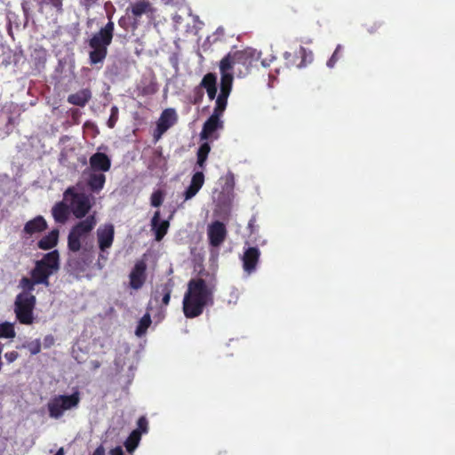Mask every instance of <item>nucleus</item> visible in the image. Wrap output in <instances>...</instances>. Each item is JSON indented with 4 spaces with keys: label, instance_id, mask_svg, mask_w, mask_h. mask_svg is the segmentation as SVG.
<instances>
[{
    "label": "nucleus",
    "instance_id": "nucleus-38",
    "mask_svg": "<svg viewBox=\"0 0 455 455\" xmlns=\"http://www.w3.org/2000/svg\"><path fill=\"white\" fill-rule=\"evenodd\" d=\"M118 25L125 30H128L129 28L132 30V19L130 13L125 16H122L118 20Z\"/></svg>",
    "mask_w": 455,
    "mask_h": 455
},
{
    "label": "nucleus",
    "instance_id": "nucleus-41",
    "mask_svg": "<svg viewBox=\"0 0 455 455\" xmlns=\"http://www.w3.org/2000/svg\"><path fill=\"white\" fill-rule=\"evenodd\" d=\"M31 355H37L41 351V343L39 339L29 342L27 346Z\"/></svg>",
    "mask_w": 455,
    "mask_h": 455
},
{
    "label": "nucleus",
    "instance_id": "nucleus-16",
    "mask_svg": "<svg viewBox=\"0 0 455 455\" xmlns=\"http://www.w3.org/2000/svg\"><path fill=\"white\" fill-rule=\"evenodd\" d=\"M147 264L144 260L136 261L133 268L132 269L129 279L130 286L134 290L140 289L147 279Z\"/></svg>",
    "mask_w": 455,
    "mask_h": 455
},
{
    "label": "nucleus",
    "instance_id": "nucleus-18",
    "mask_svg": "<svg viewBox=\"0 0 455 455\" xmlns=\"http://www.w3.org/2000/svg\"><path fill=\"white\" fill-rule=\"evenodd\" d=\"M260 251L257 247H248L242 256L243 268L251 275L255 272L259 261Z\"/></svg>",
    "mask_w": 455,
    "mask_h": 455
},
{
    "label": "nucleus",
    "instance_id": "nucleus-6",
    "mask_svg": "<svg viewBox=\"0 0 455 455\" xmlns=\"http://www.w3.org/2000/svg\"><path fill=\"white\" fill-rule=\"evenodd\" d=\"M36 305V296L16 295L13 303L16 320L24 325L33 324L36 319L34 314Z\"/></svg>",
    "mask_w": 455,
    "mask_h": 455
},
{
    "label": "nucleus",
    "instance_id": "nucleus-26",
    "mask_svg": "<svg viewBox=\"0 0 455 455\" xmlns=\"http://www.w3.org/2000/svg\"><path fill=\"white\" fill-rule=\"evenodd\" d=\"M52 213L56 222L64 223L68 217V206L63 202L58 203L52 207Z\"/></svg>",
    "mask_w": 455,
    "mask_h": 455
},
{
    "label": "nucleus",
    "instance_id": "nucleus-24",
    "mask_svg": "<svg viewBox=\"0 0 455 455\" xmlns=\"http://www.w3.org/2000/svg\"><path fill=\"white\" fill-rule=\"evenodd\" d=\"M232 54L235 64L242 65L245 68L251 66L253 54L250 50L236 51Z\"/></svg>",
    "mask_w": 455,
    "mask_h": 455
},
{
    "label": "nucleus",
    "instance_id": "nucleus-37",
    "mask_svg": "<svg viewBox=\"0 0 455 455\" xmlns=\"http://www.w3.org/2000/svg\"><path fill=\"white\" fill-rule=\"evenodd\" d=\"M174 285L173 279L169 278L164 283L159 286V291H156V292H161L162 295L172 294Z\"/></svg>",
    "mask_w": 455,
    "mask_h": 455
},
{
    "label": "nucleus",
    "instance_id": "nucleus-29",
    "mask_svg": "<svg viewBox=\"0 0 455 455\" xmlns=\"http://www.w3.org/2000/svg\"><path fill=\"white\" fill-rule=\"evenodd\" d=\"M229 95L220 93L216 99V105L212 115H217L221 117L228 104V98Z\"/></svg>",
    "mask_w": 455,
    "mask_h": 455
},
{
    "label": "nucleus",
    "instance_id": "nucleus-46",
    "mask_svg": "<svg viewBox=\"0 0 455 455\" xmlns=\"http://www.w3.org/2000/svg\"><path fill=\"white\" fill-rule=\"evenodd\" d=\"M116 113H117V108L116 107H113L112 108L111 116H110V118L108 121V125L109 128H113L115 126V123L116 121V117H115V114H116Z\"/></svg>",
    "mask_w": 455,
    "mask_h": 455
},
{
    "label": "nucleus",
    "instance_id": "nucleus-1",
    "mask_svg": "<svg viewBox=\"0 0 455 455\" xmlns=\"http://www.w3.org/2000/svg\"><path fill=\"white\" fill-rule=\"evenodd\" d=\"M212 304L213 287L203 278L190 279L182 301L184 315L190 319L198 317L207 306Z\"/></svg>",
    "mask_w": 455,
    "mask_h": 455
},
{
    "label": "nucleus",
    "instance_id": "nucleus-43",
    "mask_svg": "<svg viewBox=\"0 0 455 455\" xmlns=\"http://www.w3.org/2000/svg\"><path fill=\"white\" fill-rule=\"evenodd\" d=\"M382 23L380 21H375L371 24H365L366 30L370 34H373L381 27Z\"/></svg>",
    "mask_w": 455,
    "mask_h": 455
},
{
    "label": "nucleus",
    "instance_id": "nucleus-52",
    "mask_svg": "<svg viewBox=\"0 0 455 455\" xmlns=\"http://www.w3.org/2000/svg\"><path fill=\"white\" fill-rule=\"evenodd\" d=\"M91 364V369L92 371H96L97 369H99L101 365L100 362H99L98 360H93V361H91L90 363Z\"/></svg>",
    "mask_w": 455,
    "mask_h": 455
},
{
    "label": "nucleus",
    "instance_id": "nucleus-51",
    "mask_svg": "<svg viewBox=\"0 0 455 455\" xmlns=\"http://www.w3.org/2000/svg\"><path fill=\"white\" fill-rule=\"evenodd\" d=\"M92 455H105V449L102 445L98 446Z\"/></svg>",
    "mask_w": 455,
    "mask_h": 455
},
{
    "label": "nucleus",
    "instance_id": "nucleus-39",
    "mask_svg": "<svg viewBox=\"0 0 455 455\" xmlns=\"http://www.w3.org/2000/svg\"><path fill=\"white\" fill-rule=\"evenodd\" d=\"M234 187H235V176L232 172H228L225 176V184H224L223 189L225 191L229 192L230 190H232L234 188Z\"/></svg>",
    "mask_w": 455,
    "mask_h": 455
},
{
    "label": "nucleus",
    "instance_id": "nucleus-22",
    "mask_svg": "<svg viewBox=\"0 0 455 455\" xmlns=\"http://www.w3.org/2000/svg\"><path fill=\"white\" fill-rule=\"evenodd\" d=\"M92 99V92L90 89H82L76 93H72L68 97V102L74 106L84 107Z\"/></svg>",
    "mask_w": 455,
    "mask_h": 455
},
{
    "label": "nucleus",
    "instance_id": "nucleus-7",
    "mask_svg": "<svg viewBox=\"0 0 455 455\" xmlns=\"http://www.w3.org/2000/svg\"><path fill=\"white\" fill-rule=\"evenodd\" d=\"M64 199L69 203L71 212L76 219L85 217L92 208L89 196L84 193L76 192L74 187L66 189Z\"/></svg>",
    "mask_w": 455,
    "mask_h": 455
},
{
    "label": "nucleus",
    "instance_id": "nucleus-21",
    "mask_svg": "<svg viewBox=\"0 0 455 455\" xmlns=\"http://www.w3.org/2000/svg\"><path fill=\"white\" fill-rule=\"evenodd\" d=\"M106 182V175L101 172L89 171L87 186L93 193H99L104 188Z\"/></svg>",
    "mask_w": 455,
    "mask_h": 455
},
{
    "label": "nucleus",
    "instance_id": "nucleus-8",
    "mask_svg": "<svg viewBox=\"0 0 455 455\" xmlns=\"http://www.w3.org/2000/svg\"><path fill=\"white\" fill-rule=\"evenodd\" d=\"M21 8L25 17L32 14L36 10L44 15L48 9H53L57 13L63 12V0H22Z\"/></svg>",
    "mask_w": 455,
    "mask_h": 455
},
{
    "label": "nucleus",
    "instance_id": "nucleus-28",
    "mask_svg": "<svg viewBox=\"0 0 455 455\" xmlns=\"http://www.w3.org/2000/svg\"><path fill=\"white\" fill-rule=\"evenodd\" d=\"M140 438L141 436L140 430H133L130 434V435L124 442V446L128 452H132L137 448L140 441Z\"/></svg>",
    "mask_w": 455,
    "mask_h": 455
},
{
    "label": "nucleus",
    "instance_id": "nucleus-11",
    "mask_svg": "<svg viewBox=\"0 0 455 455\" xmlns=\"http://www.w3.org/2000/svg\"><path fill=\"white\" fill-rule=\"evenodd\" d=\"M285 64L288 67H294L301 68L307 67L314 60V54L312 51L307 50L303 46H299L294 52H285L283 53Z\"/></svg>",
    "mask_w": 455,
    "mask_h": 455
},
{
    "label": "nucleus",
    "instance_id": "nucleus-49",
    "mask_svg": "<svg viewBox=\"0 0 455 455\" xmlns=\"http://www.w3.org/2000/svg\"><path fill=\"white\" fill-rule=\"evenodd\" d=\"M206 92H207L209 99L213 100V99H215L216 94H217V86H215L214 88H209V90H207Z\"/></svg>",
    "mask_w": 455,
    "mask_h": 455
},
{
    "label": "nucleus",
    "instance_id": "nucleus-47",
    "mask_svg": "<svg viewBox=\"0 0 455 455\" xmlns=\"http://www.w3.org/2000/svg\"><path fill=\"white\" fill-rule=\"evenodd\" d=\"M54 343V339L52 335L45 336L44 339V347H50Z\"/></svg>",
    "mask_w": 455,
    "mask_h": 455
},
{
    "label": "nucleus",
    "instance_id": "nucleus-10",
    "mask_svg": "<svg viewBox=\"0 0 455 455\" xmlns=\"http://www.w3.org/2000/svg\"><path fill=\"white\" fill-rule=\"evenodd\" d=\"M155 8L148 0H141L130 4L126 9V14L132 16V30H136L141 23V17L143 15L153 16Z\"/></svg>",
    "mask_w": 455,
    "mask_h": 455
},
{
    "label": "nucleus",
    "instance_id": "nucleus-14",
    "mask_svg": "<svg viewBox=\"0 0 455 455\" xmlns=\"http://www.w3.org/2000/svg\"><path fill=\"white\" fill-rule=\"evenodd\" d=\"M228 235V230L226 225L220 221H212L207 228V236L211 246L218 248L220 247Z\"/></svg>",
    "mask_w": 455,
    "mask_h": 455
},
{
    "label": "nucleus",
    "instance_id": "nucleus-5",
    "mask_svg": "<svg viewBox=\"0 0 455 455\" xmlns=\"http://www.w3.org/2000/svg\"><path fill=\"white\" fill-rule=\"evenodd\" d=\"M97 220L94 215H89L72 227L68 235V248L78 252L82 248V239L85 238L95 228Z\"/></svg>",
    "mask_w": 455,
    "mask_h": 455
},
{
    "label": "nucleus",
    "instance_id": "nucleus-20",
    "mask_svg": "<svg viewBox=\"0 0 455 455\" xmlns=\"http://www.w3.org/2000/svg\"><path fill=\"white\" fill-rule=\"evenodd\" d=\"M89 164L90 170L94 172H106L111 168L110 158L105 153L101 152H97L91 156Z\"/></svg>",
    "mask_w": 455,
    "mask_h": 455
},
{
    "label": "nucleus",
    "instance_id": "nucleus-40",
    "mask_svg": "<svg viewBox=\"0 0 455 455\" xmlns=\"http://www.w3.org/2000/svg\"><path fill=\"white\" fill-rule=\"evenodd\" d=\"M199 190H200L199 188H197L190 183L188 188L184 192L185 200H189V199L193 198L198 193Z\"/></svg>",
    "mask_w": 455,
    "mask_h": 455
},
{
    "label": "nucleus",
    "instance_id": "nucleus-12",
    "mask_svg": "<svg viewBox=\"0 0 455 455\" xmlns=\"http://www.w3.org/2000/svg\"><path fill=\"white\" fill-rule=\"evenodd\" d=\"M178 116L176 111L173 108L164 109L157 123L156 127L154 130L153 138L154 141L157 142L162 136L177 122Z\"/></svg>",
    "mask_w": 455,
    "mask_h": 455
},
{
    "label": "nucleus",
    "instance_id": "nucleus-53",
    "mask_svg": "<svg viewBox=\"0 0 455 455\" xmlns=\"http://www.w3.org/2000/svg\"><path fill=\"white\" fill-rule=\"evenodd\" d=\"M170 299H171V294H164V295H163L162 304L164 306H168L169 303H170Z\"/></svg>",
    "mask_w": 455,
    "mask_h": 455
},
{
    "label": "nucleus",
    "instance_id": "nucleus-35",
    "mask_svg": "<svg viewBox=\"0 0 455 455\" xmlns=\"http://www.w3.org/2000/svg\"><path fill=\"white\" fill-rule=\"evenodd\" d=\"M164 200V192L161 189L154 191L150 196V204L153 207H159Z\"/></svg>",
    "mask_w": 455,
    "mask_h": 455
},
{
    "label": "nucleus",
    "instance_id": "nucleus-2",
    "mask_svg": "<svg viewBox=\"0 0 455 455\" xmlns=\"http://www.w3.org/2000/svg\"><path fill=\"white\" fill-rule=\"evenodd\" d=\"M115 25L109 20L97 33H94L88 41L92 49L89 52V62L92 66H98L100 68L108 55V47L111 44L114 36Z\"/></svg>",
    "mask_w": 455,
    "mask_h": 455
},
{
    "label": "nucleus",
    "instance_id": "nucleus-34",
    "mask_svg": "<svg viewBox=\"0 0 455 455\" xmlns=\"http://www.w3.org/2000/svg\"><path fill=\"white\" fill-rule=\"evenodd\" d=\"M215 86H217V76L213 73L206 74L200 83V87L204 88L206 91Z\"/></svg>",
    "mask_w": 455,
    "mask_h": 455
},
{
    "label": "nucleus",
    "instance_id": "nucleus-54",
    "mask_svg": "<svg viewBox=\"0 0 455 455\" xmlns=\"http://www.w3.org/2000/svg\"><path fill=\"white\" fill-rule=\"evenodd\" d=\"M65 452H64V449L61 447L60 448L57 452L55 453V455H64Z\"/></svg>",
    "mask_w": 455,
    "mask_h": 455
},
{
    "label": "nucleus",
    "instance_id": "nucleus-48",
    "mask_svg": "<svg viewBox=\"0 0 455 455\" xmlns=\"http://www.w3.org/2000/svg\"><path fill=\"white\" fill-rule=\"evenodd\" d=\"M255 222H256L255 218H251L249 220L248 228L250 230L251 235H252L255 232V229H256Z\"/></svg>",
    "mask_w": 455,
    "mask_h": 455
},
{
    "label": "nucleus",
    "instance_id": "nucleus-27",
    "mask_svg": "<svg viewBox=\"0 0 455 455\" xmlns=\"http://www.w3.org/2000/svg\"><path fill=\"white\" fill-rule=\"evenodd\" d=\"M165 165V159L163 156L161 149H155L148 163V169L154 170L162 168Z\"/></svg>",
    "mask_w": 455,
    "mask_h": 455
},
{
    "label": "nucleus",
    "instance_id": "nucleus-9",
    "mask_svg": "<svg viewBox=\"0 0 455 455\" xmlns=\"http://www.w3.org/2000/svg\"><path fill=\"white\" fill-rule=\"evenodd\" d=\"M97 242L100 249L99 260H107L108 256V250L110 249L115 238V227L112 223H107L98 228Z\"/></svg>",
    "mask_w": 455,
    "mask_h": 455
},
{
    "label": "nucleus",
    "instance_id": "nucleus-42",
    "mask_svg": "<svg viewBox=\"0 0 455 455\" xmlns=\"http://www.w3.org/2000/svg\"><path fill=\"white\" fill-rule=\"evenodd\" d=\"M137 426H138V428L136 430H140V435L142 433L148 432V419L144 416L140 417L138 419Z\"/></svg>",
    "mask_w": 455,
    "mask_h": 455
},
{
    "label": "nucleus",
    "instance_id": "nucleus-33",
    "mask_svg": "<svg viewBox=\"0 0 455 455\" xmlns=\"http://www.w3.org/2000/svg\"><path fill=\"white\" fill-rule=\"evenodd\" d=\"M233 75L232 74H221L220 78V92L229 95L232 89L233 84Z\"/></svg>",
    "mask_w": 455,
    "mask_h": 455
},
{
    "label": "nucleus",
    "instance_id": "nucleus-13",
    "mask_svg": "<svg viewBox=\"0 0 455 455\" xmlns=\"http://www.w3.org/2000/svg\"><path fill=\"white\" fill-rule=\"evenodd\" d=\"M211 151V146L208 142H204L200 145L197 150V161L196 165L201 171L196 172L191 179L190 183L199 188L203 187L204 183V175L203 170L205 168L206 160Z\"/></svg>",
    "mask_w": 455,
    "mask_h": 455
},
{
    "label": "nucleus",
    "instance_id": "nucleus-50",
    "mask_svg": "<svg viewBox=\"0 0 455 455\" xmlns=\"http://www.w3.org/2000/svg\"><path fill=\"white\" fill-rule=\"evenodd\" d=\"M110 455H124L122 447L116 446L110 451Z\"/></svg>",
    "mask_w": 455,
    "mask_h": 455
},
{
    "label": "nucleus",
    "instance_id": "nucleus-4",
    "mask_svg": "<svg viewBox=\"0 0 455 455\" xmlns=\"http://www.w3.org/2000/svg\"><path fill=\"white\" fill-rule=\"evenodd\" d=\"M81 401V395L76 390L71 395H58L52 396L47 403L49 416L52 419H60L66 411L76 409Z\"/></svg>",
    "mask_w": 455,
    "mask_h": 455
},
{
    "label": "nucleus",
    "instance_id": "nucleus-30",
    "mask_svg": "<svg viewBox=\"0 0 455 455\" xmlns=\"http://www.w3.org/2000/svg\"><path fill=\"white\" fill-rule=\"evenodd\" d=\"M152 321L151 316L149 313H146L139 321V323L135 330V334L138 337L143 336L146 332L148 327L150 326Z\"/></svg>",
    "mask_w": 455,
    "mask_h": 455
},
{
    "label": "nucleus",
    "instance_id": "nucleus-19",
    "mask_svg": "<svg viewBox=\"0 0 455 455\" xmlns=\"http://www.w3.org/2000/svg\"><path fill=\"white\" fill-rule=\"evenodd\" d=\"M169 228V220H162L160 211H156L151 219V230L155 235L156 241H162L164 235L167 234Z\"/></svg>",
    "mask_w": 455,
    "mask_h": 455
},
{
    "label": "nucleus",
    "instance_id": "nucleus-31",
    "mask_svg": "<svg viewBox=\"0 0 455 455\" xmlns=\"http://www.w3.org/2000/svg\"><path fill=\"white\" fill-rule=\"evenodd\" d=\"M235 64L233 54L228 53L220 62V74H232L230 71Z\"/></svg>",
    "mask_w": 455,
    "mask_h": 455
},
{
    "label": "nucleus",
    "instance_id": "nucleus-44",
    "mask_svg": "<svg viewBox=\"0 0 455 455\" xmlns=\"http://www.w3.org/2000/svg\"><path fill=\"white\" fill-rule=\"evenodd\" d=\"M4 357L7 360V362L11 363L19 357V354L16 351H11L5 353Z\"/></svg>",
    "mask_w": 455,
    "mask_h": 455
},
{
    "label": "nucleus",
    "instance_id": "nucleus-32",
    "mask_svg": "<svg viewBox=\"0 0 455 455\" xmlns=\"http://www.w3.org/2000/svg\"><path fill=\"white\" fill-rule=\"evenodd\" d=\"M15 336L14 323L10 322L0 323V338L13 339Z\"/></svg>",
    "mask_w": 455,
    "mask_h": 455
},
{
    "label": "nucleus",
    "instance_id": "nucleus-45",
    "mask_svg": "<svg viewBox=\"0 0 455 455\" xmlns=\"http://www.w3.org/2000/svg\"><path fill=\"white\" fill-rule=\"evenodd\" d=\"M100 0H80V4L86 10H89L92 6H94Z\"/></svg>",
    "mask_w": 455,
    "mask_h": 455
},
{
    "label": "nucleus",
    "instance_id": "nucleus-3",
    "mask_svg": "<svg viewBox=\"0 0 455 455\" xmlns=\"http://www.w3.org/2000/svg\"><path fill=\"white\" fill-rule=\"evenodd\" d=\"M60 269V253L53 250L45 253L43 258L36 261L30 275L38 284L49 286V278Z\"/></svg>",
    "mask_w": 455,
    "mask_h": 455
},
{
    "label": "nucleus",
    "instance_id": "nucleus-17",
    "mask_svg": "<svg viewBox=\"0 0 455 455\" xmlns=\"http://www.w3.org/2000/svg\"><path fill=\"white\" fill-rule=\"evenodd\" d=\"M223 121L220 120L217 115H211V116L204 122L203 129L200 132L201 140L218 139V135L214 136V133L218 130L223 129Z\"/></svg>",
    "mask_w": 455,
    "mask_h": 455
},
{
    "label": "nucleus",
    "instance_id": "nucleus-36",
    "mask_svg": "<svg viewBox=\"0 0 455 455\" xmlns=\"http://www.w3.org/2000/svg\"><path fill=\"white\" fill-rule=\"evenodd\" d=\"M343 47L340 44H338L331 57L327 61V66L329 68H333L337 61L342 57Z\"/></svg>",
    "mask_w": 455,
    "mask_h": 455
},
{
    "label": "nucleus",
    "instance_id": "nucleus-15",
    "mask_svg": "<svg viewBox=\"0 0 455 455\" xmlns=\"http://www.w3.org/2000/svg\"><path fill=\"white\" fill-rule=\"evenodd\" d=\"M48 228L46 220L42 215H37L27 221L21 231L23 238L37 236Z\"/></svg>",
    "mask_w": 455,
    "mask_h": 455
},
{
    "label": "nucleus",
    "instance_id": "nucleus-25",
    "mask_svg": "<svg viewBox=\"0 0 455 455\" xmlns=\"http://www.w3.org/2000/svg\"><path fill=\"white\" fill-rule=\"evenodd\" d=\"M38 283H36L34 278L30 275V277L23 276L19 282V287L22 290L17 295H26V296H35L33 291L35 290V286Z\"/></svg>",
    "mask_w": 455,
    "mask_h": 455
},
{
    "label": "nucleus",
    "instance_id": "nucleus-23",
    "mask_svg": "<svg viewBox=\"0 0 455 455\" xmlns=\"http://www.w3.org/2000/svg\"><path fill=\"white\" fill-rule=\"evenodd\" d=\"M59 235V229H52L37 242V247L44 251L54 248L58 244Z\"/></svg>",
    "mask_w": 455,
    "mask_h": 455
}]
</instances>
